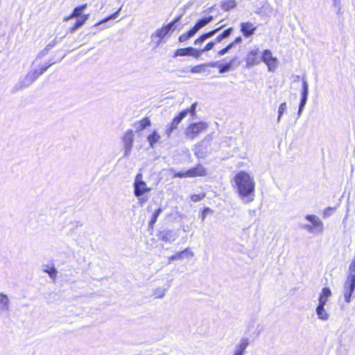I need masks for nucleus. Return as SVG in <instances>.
<instances>
[{
    "label": "nucleus",
    "instance_id": "f704fd0d",
    "mask_svg": "<svg viewBox=\"0 0 355 355\" xmlns=\"http://www.w3.org/2000/svg\"><path fill=\"white\" fill-rule=\"evenodd\" d=\"M211 210L209 207L203 208V209L201 211L200 214L201 220H204L205 218H206L207 214L209 212H211Z\"/></svg>",
    "mask_w": 355,
    "mask_h": 355
},
{
    "label": "nucleus",
    "instance_id": "a211bd4d",
    "mask_svg": "<svg viewBox=\"0 0 355 355\" xmlns=\"http://www.w3.org/2000/svg\"><path fill=\"white\" fill-rule=\"evenodd\" d=\"M214 20V17L211 15L205 17L199 20L194 24V28L198 31L200 28L205 27L209 23Z\"/></svg>",
    "mask_w": 355,
    "mask_h": 355
},
{
    "label": "nucleus",
    "instance_id": "ddd939ff",
    "mask_svg": "<svg viewBox=\"0 0 355 355\" xmlns=\"http://www.w3.org/2000/svg\"><path fill=\"white\" fill-rule=\"evenodd\" d=\"M48 67L49 66L42 65L39 67L35 68L27 74L26 77L29 80L33 81L42 75L48 69Z\"/></svg>",
    "mask_w": 355,
    "mask_h": 355
},
{
    "label": "nucleus",
    "instance_id": "412c9836",
    "mask_svg": "<svg viewBox=\"0 0 355 355\" xmlns=\"http://www.w3.org/2000/svg\"><path fill=\"white\" fill-rule=\"evenodd\" d=\"M249 345V340L248 338H242L239 345L237 346V348L234 354V355H243L246 347Z\"/></svg>",
    "mask_w": 355,
    "mask_h": 355
},
{
    "label": "nucleus",
    "instance_id": "7c9ffc66",
    "mask_svg": "<svg viewBox=\"0 0 355 355\" xmlns=\"http://www.w3.org/2000/svg\"><path fill=\"white\" fill-rule=\"evenodd\" d=\"M205 196L206 193L205 192H202L198 194H192L190 196V200L193 202H197L203 200Z\"/></svg>",
    "mask_w": 355,
    "mask_h": 355
},
{
    "label": "nucleus",
    "instance_id": "6e6552de",
    "mask_svg": "<svg viewBox=\"0 0 355 355\" xmlns=\"http://www.w3.org/2000/svg\"><path fill=\"white\" fill-rule=\"evenodd\" d=\"M200 55L201 51H199V49H195L192 46H188L186 48H180L175 50L173 57L192 56L195 58H198Z\"/></svg>",
    "mask_w": 355,
    "mask_h": 355
},
{
    "label": "nucleus",
    "instance_id": "c756f323",
    "mask_svg": "<svg viewBox=\"0 0 355 355\" xmlns=\"http://www.w3.org/2000/svg\"><path fill=\"white\" fill-rule=\"evenodd\" d=\"M44 271L49 274V275L52 278L55 279L57 275V270L53 266H46V268Z\"/></svg>",
    "mask_w": 355,
    "mask_h": 355
},
{
    "label": "nucleus",
    "instance_id": "49530a36",
    "mask_svg": "<svg viewBox=\"0 0 355 355\" xmlns=\"http://www.w3.org/2000/svg\"><path fill=\"white\" fill-rule=\"evenodd\" d=\"M213 8H214V7H213V6H211V7H210L208 10H209V11H211V10H213Z\"/></svg>",
    "mask_w": 355,
    "mask_h": 355
},
{
    "label": "nucleus",
    "instance_id": "7ed1b4c3",
    "mask_svg": "<svg viewBox=\"0 0 355 355\" xmlns=\"http://www.w3.org/2000/svg\"><path fill=\"white\" fill-rule=\"evenodd\" d=\"M207 175V168L202 164H197L193 167L184 171H173L172 178H191L197 177H205Z\"/></svg>",
    "mask_w": 355,
    "mask_h": 355
},
{
    "label": "nucleus",
    "instance_id": "c9c22d12",
    "mask_svg": "<svg viewBox=\"0 0 355 355\" xmlns=\"http://www.w3.org/2000/svg\"><path fill=\"white\" fill-rule=\"evenodd\" d=\"M119 11V10H117V11H116L114 13H113L112 15H110V16H108V17H105V19H102L101 21H100L98 23V24H102V23H103V22L107 21V20H109V19H112V18L114 17L118 14Z\"/></svg>",
    "mask_w": 355,
    "mask_h": 355
},
{
    "label": "nucleus",
    "instance_id": "4468645a",
    "mask_svg": "<svg viewBox=\"0 0 355 355\" xmlns=\"http://www.w3.org/2000/svg\"><path fill=\"white\" fill-rule=\"evenodd\" d=\"M161 139V135L156 130H153L147 137V141L151 148H154L156 144L160 143Z\"/></svg>",
    "mask_w": 355,
    "mask_h": 355
},
{
    "label": "nucleus",
    "instance_id": "72a5a7b5",
    "mask_svg": "<svg viewBox=\"0 0 355 355\" xmlns=\"http://www.w3.org/2000/svg\"><path fill=\"white\" fill-rule=\"evenodd\" d=\"M231 64H232V63L229 62V63H226V64L220 65L219 66V72L220 73H223L227 71L230 69Z\"/></svg>",
    "mask_w": 355,
    "mask_h": 355
},
{
    "label": "nucleus",
    "instance_id": "473e14b6",
    "mask_svg": "<svg viewBox=\"0 0 355 355\" xmlns=\"http://www.w3.org/2000/svg\"><path fill=\"white\" fill-rule=\"evenodd\" d=\"M216 42L215 41H212V42H210L209 43H207L202 49L201 50H199V51H201V54L203 53V52H206V51H208L209 50H211L214 44H216Z\"/></svg>",
    "mask_w": 355,
    "mask_h": 355
},
{
    "label": "nucleus",
    "instance_id": "bb28decb",
    "mask_svg": "<svg viewBox=\"0 0 355 355\" xmlns=\"http://www.w3.org/2000/svg\"><path fill=\"white\" fill-rule=\"evenodd\" d=\"M138 123H139V127L137 128L138 131H141V130H144L147 127H149L151 124L150 121L148 117L143 118Z\"/></svg>",
    "mask_w": 355,
    "mask_h": 355
},
{
    "label": "nucleus",
    "instance_id": "2f4dec72",
    "mask_svg": "<svg viewBox=\"0 0 355 355\" xmlns=\"http://www.w3.org/2000/svg\"><path fill=\"white\" fill-rule=\"evenodd\" d=\"M0 302L6 308H8L9 304V300L7 295L5 294H1L0 295Z\"/></svg>",
    "mask_w": 355,
    "mask_h": 355
},
{
    "label": "nucleus",
    "instance_id": "f8f14e48",
    "mask_svg": "<svg viewBox=\"0 0 355 355\" xmlns=\"http://www.w3.org/2000/svg\"><path fill=\"white\" fill-rule=\"evenodd\" d=\"M240 26L241 32L245 37H248L252 35L257 28V26H254L252 22L250 21L242 22Z\"/></svg>",
    "mask_w": 355,
    "mask_h": 355
},
{
    "label": "nucleus",
    "instance_id": "ea45409f",
    "mask_svg": "<svg viewBox=\"0 0 355 355\" xmlns=\"http://www.w3.org/2000/svg\"><path fill=\"white\" fill-rule=\"evenodd\" d=\"M57 43V41L55 40H54L53 41H52L51 42L49 43L46 46V49H50L51 48L52 46H53L55 44Z\"/></svg>",
    "mask_w": 355,
    "mask_h": 355
},
{
    "label": "nucleus",
    "instance_id": "79ce46f5",
    "mask_svg": "<svg viewBox=\"0 0 355 355\" xmlns=\"http://www.w3.org/2000/svg\"><path fill=\"white\" fill-rule=\"evenodd\" d=\"M235 45L234 42H232L230 44H228L226 46L228 49V50L231 49Z\"/></svg>",
    "mask_w": 355,
    "mask_h": 355
},
{
    "label": "nucleus",
    "instance_id": "e433bc0d",
    "mask_svg": "<svg viewBox=\"0 0 355 355\" xmlns=\"http://www.w3.org/2000/svg\"><path fill=\"white\" fill-rule=\"evenodd\" d=\"M228 51H229L228 49L227 48V46H225V47L223 48L222 49H220V51H218L217 54L218 56H222V55H224L225 54H226Z\"/></svg>",
    "mask_w": 355,
    "mask_h": 355
},
{
    "label": "nucleus",
    "instance_id": "9b49d317",
    "mask_svg": "<svg viewBox=\"0 0 355 355\" xmlns=\"http://www.w3.org/2000/svg\"><path fill=\"white\" fill-rule=\"evenodd\" d=\"M135 134L132 130H128L123 135L121 140L123 142V148L125 149V154H128L133 146Z\"/></svg>",
    "mask_w": 355,
    "mask_h": 355
},
{
    "label": "nucleus",
    "instance_id": "f3484780",
    "mask_svg": "<svg viewBox=\"0 0 355 355\" xmlns=\"http://www.w3.org/2000/svg\"><path fill=\"white\" fill-rule=\"evenodd\" d=\"M187 112H180L178 116H176L172 121L170 127L168 130H167V134L170 135L171 132L174 130L176 129L178 127V125L180 123V121L182 120V119L186 116V114Z\"/></svg>",
    "mask_w": 355,
    "mask_h": 355
},
{
    "label": "nucleus",
    "instance_id": "393cba45",
    "mask_svg": "<svg viewBox=\"0 0 355 355\" xmlns=\"http://www.w3.org/2000/svg\"><path fill=\"white\" fill-rule=\"evenodd\" d=\"M233 29L232 27H230L227 29H225L223 33H221L220 34H219L215 39V42L216 43L218 42H220L223 39L226 38V37H228L232 32Z\"/></svg>",
    "mask_w": 355,
    "mask_h": 355
},
{
    "label": "nucleus",
    "instance_id": "6ab92c4d",
    "mask_svg": "<svg viewBox=\"0 0 355 355\" xmlns=\"http://www.w3.org/2000/svg\"><path fill=\"white\" fill-rule=\"evenodd\" d=\"M198 31L193 26L188 31L181 34L178 37L180 42H184L196 35Z\"/></svg>",
    "mask_w": 355,
    "mask_h": 355
},
{
    "label": "nucleus",
    "instance_id": "5701e85b",
    "mask_svg": "<svg viewBox=\"0 0 355 355\" xmlns=\"http://www.w3.org/2000/svg\"><path fill=\"white\" fill-rule=\"evenodd\" d=\"M236 6L235 0H224L220 2V7L225 11H229Z\"/></svg>",
    "mask_w": 355,
    "mask_h": 355
},
{
    "label": "nucleus",
    "instance_id": "1a4fd4ad",
    "mask_svg": "<svg viewBox=\"0 0 355 355\" xmlns=\"http://www.w3.org/2000/svg\"><path fill=\"white\" fill-rule=\"evenodd\" d=\"M306 219L312 223V225H305L304 227L309 232H313V230L318 232H322L324 230L323 223L315 215L309 214L306 216Z\"/></svg>",
    "mask_w": 355,
    "mask_h": 355
},
{
    "label": "nucleus",
    "instance_id": "a19ab883",
    "mask_svg": "<svg viewBox=\"0 0 355 355\" xmlns=\"http://www.w3.org/2000/svg\"><path fill=\"white\" fill-rule=\"evenodd\" d=\"M241 40H242L241 37L240 36H238V37H236L234 39V41H232V42H234V44H237V43L241 42Z\"/></svg>",
    "mask_w": 355,
    "mask_h": 355
},
{
    "label": "nucleus",
    "instance_id": "dca6fc26",
    "mask_svg": "<svg viewBox=\"0 0 355 355\" xmlns=\"http://www.w3.org/2000/svg\"><path fill=\"white\" fill-rule=\"evenodd\" d=\"M223 26H220L214 30H211L207 33H203L200 36H199L197 39L195 40V44H201L206 39L212 37L216 33H217L219 30H220Z\"/></svg>",
    "mask_w": 355,
    "mask_h": 355
},
{
    "label": "nucleus",
    "instance_id": "4be33fe9",
    "mask_svg": "<svg viewBox=\"0 0 355 355\" xmlns=\"http://www.w3.org/2000/svg\"><path fill=\"white\" fill-rule=\"evenodd\" d=\"M209 66L213 65L208 63L200 64L194 67H192L190 69V72L192 73H201L205 72Z\"/></svg>",
    "mask_w": 355,
    "mask_h": 355
},
{
    "label": "nucleus",
    "instance_id": "423d86ee",
    "mask_svg": "<svg viewBox=\"0 0 355 355\" xmlns=\"http://www.w3.org/2000/svg\"><path fill=\"white\" fill-rule=\"evenodd\" d=\"M182 17V15H178L175 17L171 22L168 24L162 26L158 28L153 35L152 38H158L157 43H159L162 41V40L169 34V33L172 31L174 25L178 22Z\"/></svg>",
    "mask_w": 355,
    "mask_h": 355
},
{
    "label": "nucleus",
    "instance_id": "c03bdc74",
    "mask_svg": "<svg viewBox=\"0 0 355 355\" xmlns=\"http://www.w3.org/2000/svg\"><path fill=\"white\" fill-rule=\"evenodd\" d=\"M195 155L197 157H200V156L199 155L198 153H195Z\"/></svg>",
    "mask_w": 355,
    "mask_h": 355
},
{
    "label": "nucleus",
    "instance_id": "f03ea898",
    "mask_svg": "<svg viewBox=\"0 0 355 355\" xmlns=\"http://www.w3.org/2000/svg\"><path fill=\"white\" fill-rule=\"evenodd\" d=\"M87 7V3H83L76 6L73 11L67 17H64V20L67 21L70 19L76 18L74 24L69 28L70 33H74L81 26H83L89 17V14H83V10Z\"/></svg>",
    "mask_w": 355,
    "mask_h": 355
},
{
    "label": "nucleus",
    "instance_id": "2eb2a0df",
    "mask_svg": "<svg viewBox=\"0 0 355 355\" xmlns=\"http://www.w3.org/2000/svg\"><path fill=\"white\" fill-rule=\"evenodd\" d=\"M308 94V84L305 80H302V98L299 105L298 111H301L306 103Z\"/></svg>",
    "mask_w": 355,
    "mask_h": 355
},
{
    "label": "nucleus",
    "instance_id": "f257e3e1",
    "mask_svg": "<svg viewBox=\"0 0 355 355\" xmlns=\"http://www.w3.org/2000/svg\"><path fill=\"white\" fill-rule=\"evenodd\" d=\"M234 188L240 198H246L248 202L254 200L255 182L254 178L245 171H241L234 177Z\"/></svg>",
    "mask_w": 355,
    "mask_h": 355
},
{
    "label": "nucleus",
    "instance_id": "cd10ccee",
    "mask_svg": "<svg viewBox=\"0 0 355 355\" xmlns=\"http://www.w3.org/2000/svg\"><path fill=\"white\" fill-rule=\"evenodd\" d=\"M162 209L160 207L154 211V213L149 221V223H148V225L150 228H152V229L153 228L154 224L156 223L157 218L159 216V214L162 213Z\"/></svg>",
    "mask_w": 355,
    "mask_h": 355
},
{
    "label": "nucleus",
    "instance_id": "aec40b11",
    "mask_svg": "<svg viewBox=\"0 0 355 355\" xmlns=\"http://www.w3.org/2000/svg\"><path fill=\"white\" fill-rule=\"evenodd\" d=\"M331 295V291L329 288L325 287L322 288L320 296H319V303L322 304H326L328 297Z\"/></svg>",
    "mask_w": 355,
    "mask_h": 355
},
{
    "label": "nucleus",
    "instance_id": "a878e982",
    "mask_svg": "<svg viewBox=\"0 0 355 355\" xmlns=\"http://www.w3.org/2000/svg\"><path fill=\"white\" fill-rule=\"evenodd\" d=\"M184 254H190L191 255L192 254V253L189 251V250L188 248H186L184 250H182L181 252H179L178 253L171 256L168 258V261L170 262V261H175V260L182 259H183Z\"/></svg>",
    "mask_w": 355,
    "mask_h": 355
},
{
    "label": "nucleus",
    "instance_id": "b1692460",
    "mask_svg": "<svg viewBox=\"0 0 355 355\" xmlns=\"http://www.w3.org/2000/svg\"><path fill=\"white\" fill-rule=\"evenodd\" d=\"M324 305L325 304L319 303L318 306L316 308L317 315L318 318L322 320H326L329 318V315L324 308Z\"/></svg>",
    "mask_w": 355,
    "mask_h": 355
},
{
    "label": "nucleus",
    "instance_id": "20e7f679",
    "mask_svg": "<svg viewBox=\"0 0 355 355\" xmlns=\"http://www.w3.org/2000/svg\"><path fill=\"white\" fill-rule=\"evenodd\" d=\"M134 194L139 198V204L143 205L147 202V198L141 197L146 193H149L151 191V188L148 187L146 182L143 180V175L141 173H138L135 176L134 182Z\"/></svg>",
    "mask_w": 355,
    "mask_h": 355
},
{
    "label": "nucleus",
    "instance_id": "4c0bfd02",
    "mask_svg": "<svg viewBox=\"0 0 355 355\" xmlns=\"http://www.w3.org/2000/svg\"><path fill=\"white\" fill-rule=\"evenodd\" d=\"M334 210V208L328 207L324 210L323 214L325 216H330L331 212Z\"/></svg>",
    "mask_w": 355,
    "mask_h": 355
},
{
    "label": "nucleus",
    "instance_id": "58836bf2",
    "mask_svg": "<svg viewBox=\"0 0 355 355\" xmlns=\"http://www.w3.org/2000/svg\"><path fill=\"white\" fill-rule=\"evenodd\" d=\"M286 109V103H283L279 105V111H284Z\"/></svg>",
    "mask_w": 355,
    "mask_h": 355
},
{
    "label": "nucleus",
    "instance_id": "c85d7f7f",
    "mask_svg": "<svg viewBox=\"0 0 355 355\" xmlns=\"http://www.w3.org/2000/svg\"><path fill=\"white\" fill-rule=\"evenodd\" d=\"M159 240L163 241H168L171 237V231L162 230L159 231L157 234Z\"/></svg>",
    "mask_w": 355,
    "mask_h": 355
},
{
    "label": "nucleus",
    "instance_id": "9d476101",
    "mask_svg": "<svg viewBox=\"0 0 355 355\" xmlns=\"http://www.w3.org/2000/svg\"><path fill=\"white\" fill-rule=\"evenodd\" d=\"M259 48L250 50L245 58V64L247 67H252L260 63L261 59Z\"/></svg>",
    "mask_w": 355,
    "mask_h": 355
},
{
    "label": "nucleus",
    "instance_id": "39448f33",
    "mask_svg": "<svg viewBox=\"0 0 355 355\" xmlns=\"http://www.w3.org/2000/svg\"><path fill=\"white\" fill-rule=\"evenodd\" d=\"M209 125L205 121H198L190 123L184 130V135L187 139L193 140L205 133Z\"/></svg>",
    "mask_w": 355,
    "mask_h": 355
},
{
    "label": "nucleus",
    "instance_id": "a18cd8bd",
    "mask_svg": "<svg viewBox=\"0 0 355 355\" xmlns=\"http://www.w3.org/2000/svg\"><path fill=\"white\" fill-rule=\"evenodd\" d=\"M282 113H283L282 112H279L278 119H279V118H280V116H281V115H282Z\"/></svg>",
    "mask_w": 355,
    "mask_h": 355
},
{
    "label": "nucleus",
    "instance_id": "37998d69",
    "mask_svg": "<svg viewBox=\"0 0 355 355\" xmlns=\"http://www.w3.org/2000/svg\"><path fill=\"white\" fill-rule=\"evenodd\" d=\"M195 105H192L189 109H187L186 111H194L195 110Z\"/></svg>",
    "mask_w": 355,
    "mask_h": 355
},
{
    "label": "nucleus",
    "instance_id": "0eeeda50",
    "mask_svg": "<svg viewBox=\"0 0 355 355\" xmlns=\"http://www.w3.org/2000/svg\"><path fill=\"white\" fill-rule=\"evenodd\" d=\"M261 61L267 66L268 71H274L278 66V60L272 55V53L269 49H265L261 53Z\"/></svg>",
    "mask_w": 355,
    "mask_h": 355
}]
</instances>
